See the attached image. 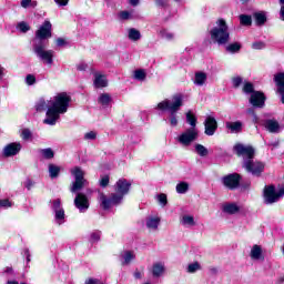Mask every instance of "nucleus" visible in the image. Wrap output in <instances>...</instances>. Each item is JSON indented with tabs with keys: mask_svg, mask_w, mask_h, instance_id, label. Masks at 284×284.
<instances>
[{
	"mask_svg": "<svg viewBox=\"0 0 284 284\" xmlns=\"http://www.w3.org/2000/svg\"><path fill=\"white\" fill-rule=\"evenodd\" d=\"M129 39H131V41H139V39H141V32L136 29H130Z\"/></svg>",
	"mask_w": 284,
	"mask_h": 284,
	"instance_id": "38",
	"label": "nucleus"
},
{
	"mask_svg": "<svg viewBox=\"0 0 284 284\" xmlns=\"http://www.w3.org/2000/svg\"><path fill=\"white\" fill-rule=\"evenodd\" d=\"M225 128L231 132V134H240V132H243V122L235 121V122H225Z\"/></svg>",
	"mask_w": 284,
	"mask_h": 284,
	"instance_id": "22",
	"label": "nucleus"
},
{
	"mask_svg": "<svg viewBox=\"0 0 284 284\" xmlns=\"http://www.w3.org/2000/svg\"><path fill=\"white\" fill-rule=\"evenodd\" d=\"M133 258H135V256L134 253L131 251H124L120 255V261L122 265H130Z\"/></svg>",
	"mask_w": 284,
	"mask_h": 284,
	"instance_id": "26",
	"label": "nucleus"
},
{
	"mask_svg": "<svg viewBox=\"0 0 284 284\" xmlns=\"http://www.w3.org/2000/svg\"><path fill=\"white\" fill-rule=\"evenodd\" d=\"M101 241V231H94L90 234V243H99Z\"/></svg>",
	"mask_w": 284,
	"mask_h": 284,
	"instance_id": "40",
	"label": "nucleus"
},
{
	"mask_svg": "<svg viewBox=\"0 0 284 284\" xmlns=\"http://www.w3.org/2000/svg\"><path fill=\"white\" fill-rule=\"evenodd\" d=\"M160 37L162 39H165V41H172L174 40V33L168 29L160 30Z\"/></svg>",
	"mask_w": 284,
	"mask_h": 284,
	"instance_id": "33",
	"label": "nucleus"
},
{
	"mask_svg": "<svg viewBox=\"0 0 284 284\" xmlns=\"http://www.w3.org/2000/svg\"><path fill=\"white\" fill-rule=\"evenodd\" d=\"M210 37L213 43L219 45H225L230 42V28L224 19H219L215 22V27L210 30Z\"/></svg>",
	"mask_w": 284,
	"mask_h": 284,
	"instance_id": "5",
	"label": "nucleus"
},
{
	"mask_svg": "<svg viewBox=\"0 0 284 284\" xmlns=\"http://www.w3.org/2000/svg\"><path fill=\"white\" fill-rule=\"evenodd\" d=\"M85 284H104V283L99 278H89L85 281Z\"/></svg>",
	"mask_w": 284,
	"mask_h": 284,
	"instance_id": "52",
	"label": "nucleus"
},
{
	"mask_svg": "<svg viewBox=\"0 0 284 284\" xmlns=\"http://www.w3.org/2000/svg\"><path fill=\"white\" fill-rule=\"evenodd\" d=\"M204 133L206 136H214L216 130L219 129V123L216 122V119L214 116H207L204 121Z\"/></svg>",
	"mask_w": 284,
	"mask_h": 284,
	"instance_id": "15",
	"label": "nucleus"
},
{
	"mask_svg": "<svg viewBox=\"0 0 284 284\" xmlns=\"http://www.w3.org/2000/svg\"><path fill=\"white\" fill-rule=\"evenodd\" d=\"M201 270H203V266L199 261L191 262L185 267L186 274H196V272H201Z\"/></svg>",
	"mask_w": 284,
	"mask_h": 284,
	"instance_id": "25",
	"label": "nucleus"
},
{
	"mask_svg": "<svg viewBox=\"0 0 284 284\" xmlns=\"http://www.w3.org/2000/svg\"><path fill=\"white\" fill-rule=\"evenodd\" d=\"M71 176H73L74 181L70 186V192L77 194L80 190H83L85 185H88V180H85V171L81 166H73L70 170Z\"/></svg>",
	"mask_w": 284,
	"mask_h": 284,
	"instance_id": "6",
	"label": "nucleus"
},
{
	"mask_svg": "<svg viewBox=\"0 0 284 284\" xmlns=\"http://www.w3.org/2000/svg\"><path fill=\"white\" fill-rule=\"evenodd\" d=\"M61 174V166L57 164H49V176L50 179H58Z\"/></svg>",
	"mask_w": 284,
	"mask_h": 284,
	"instance_id": "28",
	"label": "nucleus"
},
{
	"mask_svg": "<svg viewBox=\"0 0 284 284\" xmlns=\"http://www.w3.org/2000/svg\"><path fill=\"white\" fill-rule=\"evenodd\" d=\"M205 81H207V74H205L204 72L195 73V85H205Z\"/></svg>",
	"mask_w": 284,
	"mask_h": 284,
	"instance_id": "31",
	"label": "nucleus"
},
{
	"mask_svg": "<svg viewBox=\"0 0 284 284\" xmlns=\"http://www.w3.org/2000/svg\"><path fill=\"white\" fill-rule=\"evenodd\" d=\"M274 82L277 88H284V72L274 75Z\"/></svg>",
	"mask_w": 284,
	"mask_h": 284,
	"instance_id": "34",
	"label": "nucleus"
},
{
	"mask_svg": "<svg viewBox=\"0 0 284 284\" xmlns=\"http://www.w3.org/2000/svg\"><path fill=\"white\" fill-rule=\"evenodd\" d=\"M98 103L103 108H108L112 103V95L110 93H101L98 98Z\"/></svg>",
	"mask_w": 284,
	"mask_h": 284,
	"instance_id": "27",
	"label": "nucleus"
},
{
	"mask_svg": "<svg viewBox=\"0 0 284 284\" xmlns=\"http://www.w3.org/2000/svg\"><path fill=\"white\" fill-rule=\"evenodd\" d=\"M7 274H12V267H7L4 271Z\"/></svg>",
	"mask_w": 284,
	"mask_h": 284,
	"instance_id": "63",
	"label": "nucleus"
},
{
	"mask_svg": "<svg viewBox=\"0 0 284 284\" xmlns=\"http://www.w3.org/2000/svg\"><path fill=\"white\" fill-rule=\"evenodd\" d=\"M196 139H199V130L196 128L186 129L178 136L179 143L184 148H190Z\"/></svg>",
	"mask_w": 284,
	"mask_h": 284,
	"instance_id": "9",
	"label": "nucleus"
},
{
	"mask_svg": "<svg viewBox=\"0 0 284 284\" xmlns=\"http://www.w3.org/2000/svg\"><path fill=\"white\" fill-rule=\"evenodd\" d=\"M251 261H265V254L263 253V246L255 244L250 251Z\"/></svg>",
	"mask_w": 284,
	"mask_h": 284,
	"instance_id": "18",
	"label": "nucleus"
},
{
	"mask_svg": "<svg viewBox=\"0 0 284 284\" xmlns=\"http://www.w3.org/2000/svg\"><path fill=\"white\" fill-rule=\"evenodd\" d=\"M165 271H166L165 263L163 262H155L150 268V272L153 278H161V276H165Z\"/></svg>",
	"mask_w": 284,
	"mask_h": 284,
	"instance_id": "17",
	"label": "nucleus"
},
{
	"mask_svg": "<svg viewBox=\"0 0 284 284\" xmlns=\"http://www.w3.org/2000/svg\"><path fill=\"white\" fill-rule=\"evenodd\" d=\"M130 6L136 7L139 4V0H129Z\"/></svg>",
	"mask_w": 284,
	"mask_h": 284,
	"instance_id": "60",
	"label": "nucleus"
},
{
	"mask_svg": "<svg viewBox=\"0 0 284 284\" xmlns=\"http://www.w3.org/2000/svg\"><path fill=\"white\" fill-rule=\"evenodd\" d=\"M109 183H110V176L104 175L101 178L100 180L101 187H108Z\"/></svg>",
	"mask_w": 284,
	"mask_h": 284,
	"instance_id": "49",
	"label": "nucleus"
},
{
	"mask_svg": "<svg viewBox=\"0 0 284 284\" xmlns=\"http://www.w3.org/2000/svg\"><path fill=\"white\" fill-rule=\"evenodd\" d=\"M194 149L199 156H207V154H210V151L207 150V148L203 146V144H195Z\"/></svg>",
	"mask_w": 284,
	"mask_h": 284,
	"instance_id": "32",
	"label": "nucleus"
},
{
	"mask_svg": "<svg viewBox=\"0 0 284 284\" xmlns=\"http://www.w3.org/2000/svg\"><path fill=\"white\" fill-rule=\"evenodd\" d=\"M132 183L125 179H120L114 185V193L105 195L104 193H99L98 201L102 210H110L116 205L123 203V196L129 194Z\"/></svg>",
	"mask_w": 284,
	"mask_h": 284,
	"instance_id": "2",
	"label": "nucleus"
},
{
	"mask_svg": "<svg viewBox=\"0 0 284 284\" xmlns=\"http://www.w3.org/2000/svg\"><path fill=\"white\" fill-rule=\"evenodd\" d=\"M55 43H57V45H58L59 48H63V45H65V39H63V38H58V39L55 40Z\"/></svg>",
	"mask_w": 284,
	"mask_h": 284,
	"instance_id": "54",
	"label": "nucleus"
},
{
	"mask_svg": "<svg viewBox=\"0 0 284 284\" xmlns=\"http://www.w3.org/2000/svg\"><path fill=\"white\" fill-rule=\"evenodd\" d=\"M264 128L272 134H278L281 132V124L274 119H268L264 122Z\"/></svg>",
	"mask_w": 284,
	"mask_h": 284,
	"instance_id": "21",
	"label": "nucleus"
},
{
	"mask_svg": "<svg viewBox=\"0 0 284 284\" xmlns=\"http://www.w3.org/2000/svg\"><path fill=\"white\" fill-rule=\"evenodd\" d=\"M133 79H135V81H145V79H148V72L145 69H136L133 71Z\"/></svg>",
	"mask_w": 284,
	"mask_h": 284,
	"instance_id": "29",
	"label": "nucleus"
},
{
	"mask_svg": "<svg viewBox=\"0 0 284 284\" xmlns=\"http://www.w3.org/2000/svg\"><path fill=\"white\" fill-rule=\"evenodd\" d=\"M21 152V143L13 142L4 146L3 154L4 156H17Z\"/></svg>",
	"mask_w": 284,
	"mask_h": 284,
	"instance_id": "19",
	"label": "nucleus"
},
{
	"mask_svg": "<svg viewBox=\"0 0 284 284\" xmlns=\"http://www.w3.org/2000/svg\"><path fill=\"white\" fill-rule=\"evenodd\" d=\"M58 6H68L70 0H54Z\"/></svg>",
	"mask_w": 284,
	"mask_h": 284,
	"instance_id": "57",
	"label": "nucleus"
},
{
	"mask_svg": "<svg viewBox=\"0 0 284 284\" xmlns=\"http://www.w3.org/2000/svg\"><path fill=\"white\" fill-rule=\"evenodd\" d=\"M134 278H143V272H141V271H135V272H134Z\"/></svg>",
	"mask_w": 284,
	"mask_h": 284,
	"instance_id": "58",
	"label": "nucleus"
},
{
	"mask_svg": "<svg viewBox=\"0 0 284 284\" xmlns=\"http://www.w3.org/2000/svg\"><path fill=\"white\" fill-rule=\"evenodd\" d=\"M281 196H284V186L276 192V189L273 185L264 187L263 197L266 205H272V203H277Z\"/></svg>",
	"mask_w": 284,
	"mask_h": 284,
	"instance_id": "8",
	"label": "nucleus"
},
{
	"mask_svg": "<svg viewBox=\"0 0 284 284\" xmlns=\"http://www.w3.org/2000/svg\"><path fill=\"white\" fill-rule=\"evenodd\" d=\"M280 17H281V20L284 21V4H282L281 7Z\"/></svg>",
	"mask_w": 284,
	"mask_h": 284,
	"instance_id": "59",
	"label": "nucleus"
},
{
	"mask_svg": "<svg viewBox=\"0 0 284 284\" xmlns=\"http://www.w3.org/2000/svg\"><path fill=\"white\" fill-rule=\"evenodd\" d=\"M234 150L237 156L243 159V168L254 176H258L265 170V164L254 161V148L245 144H236Z\"/></svg>",
	"mask_w": 284,
	"mask_h": 284,
	"instance_id": "3",
	"label": "nucleus"
},
{
	"mask_svg": "<svg viewBox=\"0 0 284 284\" xmlns=\"http://www.w3.org/2000/svg\"><path fill=\"white\" fill-rule=\"evenodd\" d=\"M85 141H94L97 139V132L90 131L84 134Z\"/></svg>",
	"mask_w": 284,
	"mask_h": 284,
	"instance_id": "46",
	"label": "nucleus"
},
{
	"mask_svg": "<svg viewBox=\"0 0 284 284\" xmlns=\"http://www.w3.org/2000/svg\"><path fill=\"white\" fill-rule=\"evenodd\" d=\"M26 187H27L28 190H30V187H32V181L28 180V181L26 182Z\"/></svg>",
	"mask_w": 284,
	"mask_h": 284,
	"instance_id": "61",
	"label": "nucleus"
},
{
	"mask_svg": "<svg viewBox=\"0 0 284 284\" xmlns=\"http://www.w3.org/2000/svg\"><path fill=\"white\" fill-rule=\"evenodd\" d=\"M120 18L126 21L128 19H132V12L130 11H121Z\"/></svg>",
	"mask_w": 284,
	"mask_h": 284,
	"instance_id": "50",
	"label": "nucleus"
},
{
	"mask_svg": "<svg viewBox=\"0 0 284 284\" xmlns=\"http://www.w3.org/2000/svg\"><path fill=\"white\" fill-rule=\"evenodd\" d=\"M265 93L261 91H255L251 94L250 103L254 108H265Z\"/></svg>",
	"mask_w": 284,
	"mask_h": 284,
	"instance_id": "16",
	"label": "nucleus"
},
{
	"mask_svg": "<svg viewBox=\"0 0 284 284\" xmlns=\"http://www.w3.org/2000/svg\"><path fill=\"white\" fill-rule=\"evenodd\" d=\"M253 17H254L257 26H263V23H265L267 21V18L265 17L264 12H256V13H254Z\"/></svg>",
	"mask_w": 284,
	"mask_h": 284,
	"instance_id": "35",
	"label": "nucleus"
},
{
	"mask_svg": "<svg viewBox=\"0 0 284 284\" xmlns=\"http://www.w3.org/2000/svg\"><path fill=\"white\" fill-rule=\"evenodd\" d=\"M0 207H12L9 200H0Z\"/></svg>",
	"mask_w": 284,
	"mask_h": 284,
	"instance_id": "53",
	"label": "nucleus"
},
{
	"mask_svg": "<svg viewBox=\"0 0 284 284\" xmlns=\"http://www.w3.org/2000/svg\"><path fill=\"white\" fill-rule=\"evenodd\" d=\"M70 101H72V98L68 93H58L50 100L39 99L36 102V110L37 112H45L47 110V118L43 120V123L45 125H57V121L61 119V114L68 112Z\"/></svg>",
	"mask_w": 284,
	"mask_h": 284,
	"instance_id": "1",
	"label": "nucleus"
},
{
	"mask_svg": "<svg viewBox=\"0 0 284 284\" xmlns=\"http://www.w3.org/2000/svg\"><path fill=\"white\" fill-rule=\"evenodd\" d=\"M232 83H233L234 88H240L241 83H243V78H241L239 75L234 77V78H232Z\"/></svg>",
	"mask_w": 284,
	"mask_h": 284,
	"instance_id": "47",
	"label": "nucleus"
},
{
	"mask_svg": "<svg viewBox=\"0 0 284 284\" xmlns=\"http://www.w3.org/2000/svg\"><path fill=\"white\" fill-rule=\"evenodd\" d=\"M17 29L20 30V32H28L30 30V26L27 22H20L18 23Z\"/></svg>",
	"mask_w": 284,
	"mask_h": 284,
	"instance_id": "44",
	"label": "nucleus"
},
{
	"mask_svg": "<svg viewBox=\"0 0 284 284\" xmlns=\"http://www.w3.org/2000/svg\"><path fill=\"white\" fill-rule=\"evenodd\" d=\"M74 205L79 210V212H88L90 207V201L88 196L83 193H78L74 199Z\"/></svg>",
	"mask_w": 284,
	"mask_h": 284,
	"instance_id": "14",
	"label": "nucleus"
},
{
	"mask_svg": "<svg viewBox=\"0 0 284 284\" xmlns=\"http://www.w3.org/2000/svg\"><path fill=\"white\" fill-rule=\"evenodd\" d=\"M32 3V0H22L21 1V7L22 8H28Z\"/></svg>",
	"mask_w": 284,
	"mask_h": 284,
	"instance_id": "56",
	"label": "nucleus"
},
{
	"mask_svg": "<svg viewBox=\"0 0 284 284\" xmlns=\"http://www.w3.org/2000/svg\"><path fill=\"white\" fill-rule=\"evenodd\" d=\"M41 154L43 159H54V151H52V149H42Z\"/></svg>",
	"mask_w": 284,
	"mask_h": 284,
	"instance_id": "39",
	"label": "nucleus"
},
{
	"mask_svg": "<svg viewBox=\"0 0 284 284\" xmlns=\"http://www.w3.org/2000/svg\"><path fill=\"white\" fill-rule=\"evenodd\" d=\"M221 183L227 190H237L239 185H241V175L239 173L224 175L221 179Z\"/></svg>",
	"mask_w": 284,
	"mask_h": 284,
	"instance_id": "11",
	"label": "nucleus"
},
{
	"mask_svg": "<svg viewBox=\"0 0 284 284\" xmlns=\"http://www.w3.org/2000/svg\"><path fill=\"white\" fill-rule=\"evenodd\" d=\"M24 81L27 85H34V83H37V78L33 74H28Z\"/></svg>",
	"mask_w": 284,
	"mask_h": 284,
	"instance_id": "45",
	"label": "nucleus"
},
{
	"mask_svg": "<svg viewBox=\"0 0 284 284\" xmlns=\"http://www.w3.org/2000/svg\"><path fill=\"white\" fill-rule=\"evenodd\" d=\"M161 226V216L159 214L149 215L145 219V227L149 232H159V227Z\"/></svg>",
	"mask_w": 284,
	"mask_h": 284,
	"instance_id": "13",
	"label": "nucleus"
},
{
	"mask_svg": "<svg viewBox=\"0 0 284 284\" xmlns=\"http://www.w3.org/2000/svg\"><path fill=\"white\" fill-rule=\"evenodd\" d=\"M243 92H245V94H252L254 91V84H252V82H245L244 87H243Z\"/></svg>",
	"mask_w": 284,
	"mask_h": 284,
	"instance_id": "43",
	"label": "nucleus"
},
{
	"mask_svg": "<svg viewBox=\"0 0 284 284\" xmlns=\"http://www.w3.org/2000/svg\"><path fill=\"white\" fill-rule=\"evenodd\" d=\"M227 52H231L232 54L239 52V50H241V45L239 44V42L235 43H231L226 47Z\"/></svg>",
	"mask_w": 284,
	"mask_h": 284,
	"instance_id": "42",
	"label": "nucleus"
},
{
	"mask_svg": "<svg viewBox=\"0 0 284 284\" xmlns=\"http://www.w3.org/2000/svg\"><path fill=\"white\" fill-rule=\"evenodd\" d=\"M21 136L24 141H28V139L32 138V132L29 129H24L21 132Z\"/></svg>",
	"mask_w": 284,
	"mask_h": 284,
	"instance_id": "48",
	"label": "nucleus"
},
{
	"mask_svg": "<svg viewBox=\"0 0 284 284\" xmlns=\"http://www.w3.org/2000/svg\"><path fill=\"white\" fill-rule=\"evenodd\" d=\"M181 108H183V95L181 93L174 94L171 99H164L156 105V110L169 112L166 121L171 128L179 125V110Z\"/></svg>",
	"mask_w": 284,
	"mask_h": 284,
	"instance_id": "4",
	"label": "nucleus"
},
{
	"mask_svg": "<svg viewBox=\"0 0 284 284\" xmlns=\"http://www.w3.org/2000/svg\"><path fill=\"white\" fill-rule=\"evenodd\" d=\"M33 52L40 59V61H43L48 65H52L53 59H54V51L53 50H45V43L43 41H36L33 44Z\"/></svg>",
	"mask_w": 284,
	"mask_h": 284,
	"instance_id": "7",
	"label": "nucleus"
},
{
	"mask_svg": "<svg viewBox=\"0 0 284 284\" xmlns=\"http://www.w3.org/2000/svg\"><path fill=\"white\" fill-rule=\"evenodd\" d=\"M77 68L80 72H83L84 70H88V64H85V62H80Z\"/></svg>",
	"mask_w": 284,
	"mask_h": 284,
	"instance_id": "55",
	"label": "nucleus"
},
{
	"mask_svg": "<svg viewBox=\"0 0 284 284\" xmlns=\"http://www.w3.org/2000/svg\"><path fill=\"white\" fill-rule=\"evenodd\" d=\"M7 284H19L17 281H8Z\"/></svg>",
	"mask_w": 284,
	"mask_h": 284,
	"instance_id": "64",
	"label": "nucleus"
},
{
	"mask_svg": "<svg viewBox=\"0 0 284 284\" xmlns=\"http://www.w3.org/2000/svg\"><path fill=\"white\" fill-rule=\"evenodd\" d=\"M186 123H189L191 128H196V116L192 114V111L186 113Z\"/></svg>",
	"mask_w": 284,
	"mask_h": 284,
	"instance_id": "37",
	"label": "nucleus"
},
{
	"mask_svg": "<svg viewBox=\"0 0 284 284\" xmlns=\"http://www.w3.org/2000/svg\"><path fill=\"white\" fill-rule=\"evenodd\" d=\"M240 22L242 26H252V17L246 14H241Z\"/></svg>",
	"mask_w": 284,
	"mask_h": 284,
	"instance_id": "41",
	"label": "nucleus"
},
{
	"mask_svg": "<svg viewBox=\"0 0 284 284\" xmlns=\"http://www.w3.org/2000/svg\"><path fill=\"white\" fill-rule=\"evenodd\" d=\"M155 200L158 201L159 205H161V207H165V205H168V195L164 193L158 194Z\"/></svg>",
	"mask_w": 284,
	"mask_h": 284,
	"instance_id": "36",
	"label": "nucleus"
},
{
	"mask_svg": "<svg viewBox=\"0 0 284 284\" xmlns=\"http://www.w3.org/2000/svg\"><path fill=\"white\" fill-rule=\"evenodd\" d=\"M27 261L30 263V251L26 250Z\"/></svg>",
	"mask_w": 284,
	"mask_h": 284,
	"instance_id": "62",
	"label": "nucleus"
},
{
	"mask_svg": "<svg viewBox=\"0 0 284 284\" xmlns=\"http://www.w3.org/2000/svg\"><path fill=\"white\" fill-rule=\"evenodd\" d=\"M253 50H263L265 44L263 42H255L252 44Z\"/></svg>",
	"mask_w": 284,
	"mask_h": 284,
	"instance_id": "51",
	"label": "nucleus"
},
{
	"mask_svg": "<svg viewBox=\"0 0 284 284\" xmlns=\"http://www.w3.org/2000/svg\"><path fill=\"white\" fill-rule=\"evenodd\" d=\"M175 191L178 192V194H187V192L190 191V183L187 182L178 183L175 186Z\"/></svg>",
	"mask_w": 284,
	"mask_h": 284,
	"instance_id": "30",
	"label": "nucleus"
},
{
	"mask_svg": "<svg viewBox=\"0 0 284 284\" xmlns=\"http://www.w3.org/2000/svg\"><path fill=\"white\" fill-rule=\"evenodd\" d=\"M180 225L183 227H194L196 225V221L194 220V215L183 214L180 216Z\"/></svg>",
	"mask_w": 284,
	"mask_h": 284,
	"instance_id": "23",
	"label": "nucleus"
},
{
	"mask_svg": "<svg viewBox=\"0 0 284 284\" xmlns=\"http://www.w3.org/2000/svg\"><path fill=\"white\" fill-rule=\"evenodd\" d=\"M52 37V23L50 20H45L41 27L36 31V40L37 41H43L45 39H50Z\"/></svg>",
	"mask_w": 284,
	"mask_h": 284,
	"instance_id": "10",
	"label": "nucleus"
},
{
	"mask_svg": "<svg viewBox=\"0 0 284 284\" xmlns=\"http://www.w3.org/2000/svg\"><path fill=\"white\" fill-rule=\"evenodd\" d=\"M222 212L230 215L239 214L241 206L234 202H226L222 205Z\"/></svg>",
	"mask_w": 284,
	"mask_h": 284,
	"instance_id": "20",
	"label": "nucleus"
},
{
	"mask_svg": "<svg viewBox=\"0 0 284 284\" xmlns=\"http://www.w3.org/2000/svg\"><path fill=\"white\" fill-rule=\"evenodd\" d=\"M52 210L54 212V221L58 225H63L65 223V210L61 206V200H53Z\"/></svg>",
	"mask_w": 284,
	"mask_h": 284,
	"instance_id": "12",
	"label": "nucleus"
},
{
	"mask_svg": "<svg viewBox=\"0 0 284 284\" xmlns=\"http://www.w3.org/2000/svg\"><path fill=\"white\" fill-rule=\"evenodd\" d=\"M94 88H108V78L99 72L94 73L93 80Z\"/></svg>",
	"mask_w": 284,
	"mask_h": 284,
	"instance_id": "24",
	"label": "nucleus"
}]
</instances>
